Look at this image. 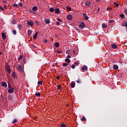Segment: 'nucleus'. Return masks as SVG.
<instances>
[{
    "label": "nucleus",
    "instance_id": "obj_1",
    "mask_svg": "<svg viewBox=\"0 0 127 127\" xmlns=\"http://www.w3.org/2000/svg\"><path fill=\"white\" fill-rule=\"evenodd\" d=\"M16 68L19 72H22L23 71V67L21 66V64H18L16 65Z\"/></svg>",
    "mask_w": 127,
    "mask_h": 127
},
{
    "label": "nucleus",
    "instance_id": "obj_2",
    "mask_svg": "<svg viewBox=\"0 0 127 127\" xmlns=\"http://www.w3.org/2000/svg\"><path fill=\"white\" fill-rule=\"evenodd\" d=\"M86 25H85V23L84 22H81L79 25H78V27L80 29H83V28H85V27Z\"/></svg>",
    "mask_w": 127,
    "mask_h": 127
},
{
    "label": "nucleus",
    "instance_id": "obj_3",
    "mask_svg": "<svg viewBox=\"0 0 127 127\" xmlns=\"http://www.w3.org/2000/svg\"><path fill=\"white\" fill-rule=\"evenodd\" d=\"M28 24L29 25H30V26H33L34 24V23L33 22V21L31 20H28L27 21Z\"/></svg>",
    "mask_w": 127,
    "mask_h": 127
},
{
    "label": "nucleus",
    "instance_id": "obj_4",
    "mask_svg": "<svg viewBox=\"0 0 127 127\" xmlns=\"http://www.w3.org/2000/svg\"><path fill=\"white\" fill-rule=\"evenodd\" d=\"M14 92V88L10 87L8 90V92L10 93V94H11Z\"/></svg>",
    "mask_w": 127,
    "mask_h": 127
},
{
    "label": "nucleus",
    "instance_id": "obj_5",
    "mask_svg": "<svg viewBox=\"0 0 127 127\" xmlns=\"http://www.w3.org/2000/svg\"><path fill=\"white\" fill-rule=\"evenodd\" d=\"M67 20H72L73 19V16L71 14H68L66 16Z\"/></svg>",
    "mask_w": 127,
    "mask_h": 127
},
{
    "label": "nucleus",
    "instance_id": "obj_6",
    "mask_svg": "<svg viewBox=\"0 0 127 127\" xmlns=\"http://www.w3.org/2000/svg\"><path fill=\"white\" fill-rule=\"evenodd\" d=\"M1 86L4 88H6L7 87V84H6V82H1Z\"/></svg>",
    "mask_w": 127,
    "mask_h": 127
},
{
    "label": "nucleus",
    "instance_id": "obj_7",
    "mask_svg": "<svg viewBox=\"0 0 127 127\" xmlns=\"http://www.w3.org/2000/svg\"><path fill=\"white\" fill-rule=\"evenodd\" d=\"M85 5L86 6H90V5H91V2L89 1H86L85 2Z\"/></svg>",
    "mask_w": 127,
    "mask_h": 127
},
{
    "label": "nucleus",
    "instance_id": "obj_8",
    "mask_svg": "<svg viewBox=\"0 0 127 127\" xmlns=\"http://www.w3.org/2000/svg\"><path fill=\"white\" fill-rule=\"evenodd\" d=\"M6 69L7 72H8V73H10V67H9V66L7 65L6 66Z\"/></svg>",
    "mask_w": 127,
    "mask_h": 127
},
{
    "label": "nucleus",
    "instance_id": "obj_9",
    "mask_svg": "<svg viewBox=\"0 0 127 127\" xmlns=\"http://www.w3.org/2000/svg\"><path fill=\"white\" fill-rule=\"evenodd\" d=\"M111 47L112 48H113V49H117V48H118V45H116L115 44H112Z\"/></svg>",
    "mask_w": 127,
    "mask_h": 127
},
{
    "label": "nucleus",
    "instance_id": "obj_10",
    "mask_svg": "<svg viewBox=\"0 0 127 127\" xmlns=\"http://www.w3.org/2000/svg\"><path fill=\"white\" fill-rule=\"evenodd\" d=\"M121 25H122V26H125V27H127V21H125V22H123L121 24Z\"/></svg>",
    "mask_w": 127,
    "mask_h": 127
},
{
    "label": "nucleus",
    "instance_id": "obj_11",
    "mask_svg": "<svg viewBox=\"0 0 127 127\" xmlns=\"http://www.w3.org/2000/svg\"><path fill=\"white\" fill-rule=\"evenodd\" d=\"M44 21L47 24H49V23H50V20H49V19H45Z\"/></svg>",
    "mask_w": 127,
    "mask_h": 127
},
{
    "label": "nucleus",
    "instance_id": "obj_12",
    "mask_svg": "<svg viewBox=\"0 0 127 127\" xmlns=\"http://www.w3.org/2000/svg\"><path fill=\"white\" fill-rule=\"evenodd\" d=\"M2 39L3 40H5L6 38V35H5V34L3 33H2Z\"/></svg>",
    "mask_w": 127,
    "mask_h": 127
},
{
    "label": "nucleus",
    "instance_id": "obj_13",
    "mask_svg": "<svg viewBox=\"0 0 127 127\" xmlns=\"http://www.w3.org/2000/svg\"><path fill=\"white\" fill-rule=\"evenodd\" d=\"M55 12L57 14H59V13H60V9L59 8H57L55 10Z\"/></svg>",
    "mask_w": 127,
    "mask_h": 127
},
{
    "label": "nucleus",
    "instance_id": "obj_14",
    "mask_svg": "<svg viewBox=\"0 0 127 127\" xmlns=\"http://www.w3.org/2000/svg\"><path fill=\"white\" fill-rule=\"evenodd\" d=\"M12 76L13 77L14 79H16V78H17V77L16 76V73H15V72H12Z\"/></svg>",
    "mask_w": 127,
    "mask_h": 127
},
{
    "label": "nucleus",
    "instance_id": "obj_15",
    "mask_svg": "<svg viewBox=\"0 0 127 127\" xmlns=\"http://www.w3.org/2000/svg\"><path fill=\"white\" fill-rule=\"evenodd\" d=\"M87 69H88V67H87V66H83L81 68V70H82V71H86Z\"/></svg>",
    "mask_w": 127,
    "mask_h": 127
},
{
    "label": "nucleus",
    "instance_id": "obj_16",
    "mask_svg": "<svg viewBox=\"0 0 127 127\" xmlns=\"http://www.w3.org/2000/svg\"><path fill=\"white\" fill-rule=\"evenodd\" d=\"M102 26L103 28H107V27H108V25H107V24H106V23H103L102 24Z\"/></svg>",
    "mask_w": 127,
    "mask_h": 127
},
{
    "label": "nucleus",
    "instance_id": "obj_17",
    "mask_svg": "<svg viewBox=\"0 0 127 127\" xmlns=\"http://www.w3.org/2000/svg\"><path fill=\"white\" fill-rule=\"evenodd\" d=\"M37 35H38V32L36 33L33 36V38L35 40L37 39Z\"/></svg>",
    "mask_w": 127,
    "mask_h": 127
},
{
    "label": "nucleus",
    "instance_id": "obj_18",
    "mask_svg": "<svg viewBox=\"0 0 127 127\" xmlns=\"http://www.w3.org/2000/svg\"><path fill=\"white\" fill-rule=\"evenodd\" d=\"M113 68L115 69V70H118V69H119V66H118L117 64H114L113 65Z\"/></svg>",
    "mask_w": 127,
    "mask_h": 127
},
{
    "label": "nucleus",
    "instance_id": "obj_19",
    "mask_svg": "<svg viewBox=\"0 0 127 127\" xmlns=\"http://www.w3.org/2000/svg\"><path fill=\"white\" fill-rule=\"evenodd\" d=\"M37 9H38V8L36 6H35L32 8V10H33L34 11H36Z\"/></svg>",
    "mask_w": 127,
    "mask_h": 127
},
{
    "label": "nucleus",
    "instance_id": "obj_20",
    "mask_svg": "<svg viewBox=\"0 0 127 127\" xmlns=\"http://www.w3.org/2000/svg\"><path fill=\"white\" fill-rule=\"evenodd\" d=\"M55 47H57V48H58L60 46V44L58 42H56L55 44Z\"/></svg>",
    "mask_w": 127,
    "mask_h": 127
},
{
    "label": "nucleus",
    "instance_id": "obj_21",
    "mask_svg": "<svg viewBox=\"0 0 127 127\" xmlns=\"http://www.w3.org/2000/svg\"><path fill=\"white\" fill-rule=\"evenodd\" d=\"M32 33V31H31V30H28V36H30V35H31Z\"/></svg>",
    "mask_w": 127,
    "mask_h": 127
},
{
    "label": "nucleus",
    "instance_id": "obj_22",
    "mask_svg": "<svg viewBox=\"0 0 127 127\" xmlns=\"http://www.w3.org/2000/svg\"><path fill=\"white\" fill-rule=\"evenodd\" d=\"M70 86L71 88H74L75 87V83L74 82H71L70 84Z\"/></svg>",
    "mask_w": 127,
    "mask_h": 127
},
{
    "label": "nucleus",
    "instance_id": "obj_23",
    "mask_svg": "<svg viewBox=\"0 0 127 127\" xmlns=\"http://www.w3.org/2000/svg\"><path fill=\"white\" fill-rule=\"evenodd\" d=\"M65 62H67V63H70V62H71V61H70V59H65Z\"/></svg>",
    "mask_w": 127,
    "mask_h": 127
},
{
    "label": "nucleus",
    "instance_id": "obj_24",
    "mask_svg": "<svg viewBox=\"0 0 127 127\" xmlns=\"http://www.w3.org/2000/svg\"><path fill=\"white\" fill-rule=\"evenodd\" d=\"M18 28L19 29V30H20L21 29V25L19 24L17 26Z\"/></svg>",
    "mask_w": 127,
    "mask_h": 127
},
{
    "label": "nucleus",
    "instance_id": "obj_25",
    "mask_svg": "<svg viewBox=\"0 0 127 127\" xmlns=\"http://www.w3.org/2000/svg\"><path fill=\"white\" fill-rule=\"evenodd\" d=\"M12 6H13L14 7H18V5H17V4L16 3H14L12 5Z\"/></svg>",
    "mask_w": 127,
    "mask_h": 127
},
{
    "label": "nucleus",
    "instance_id": "obj_26",
    "mask_svg": "<svg viewBox=\"0 0 127 127\" xmlns=\"http://www.w3.org/2000/svg\"><path fill=\"white\" fill-rule=\"evenodd\" d=\"M50 11L51 12H54V9H53V8L51 7L49 9Z\"/></svg>",
    "mask_w": 127,
    "mask_h": 127
},
{
    "label": "nucleus",
    "instance_id": "obj_27",
    "mask_svg": "<svg viewBox=\"0 0 127 127\" xmlns=\"http://www.w3.org/2000/svg\"><path fill=\"white\" fill-rule=\"evenodd\" d=\"M35 23L37 25H40V23L39 22H38V21H35Z\"/></svg>",
    "mask_w": 127,
    "mask_h": 127
},
{
    "label": "nucleus",
    "instance_id": "obj_28",
    "mask_svg": "<svg viewBox=\"0 0 127 127\" xmlns=\"http://www.w3.org/2000/svg\"><path fill=\"white\" fill-rule=\"evenodd\" d=\"M25 63H26L25 60H24V59L22 60V64H23V65H24V64H25Z\"/></svg>",
    "mask_w": 127,
    "mask_h": 127
},
{
    "label": "nucleus",
    "instance_id": "obj_29",
    "mask_svg": "<svg viewBox=\"0 0 127 127\" xmlns=\"http://www.w3.org/2000/svg\"><path fill=\"white\" fill-rule=\"evenodd\" d=\"M81 121H83V122H86V118L84 117V116H83L82 119H81Z\"/></svg>",
    "mask_w": 127,
    "mask_h": 127
},
{
    "label": "nucleus",
    "instance_id": "obj_30",
    "mask_svg": "<svg viewBox=\"0 0 127 127\" xmlns=\"http://www.w3.org/2000/svg\"><path fill=\"white\" fill-rule=\"evenodd\" d=\"M58 87V90H61V89H62V87H61V85H59L57 86Z\"/></svg>",
    "mask_w": 127,
    "mask_h": 127
},
{
    "label": "nucleus",
    "instance_id": "obj_31",
    "mask_svg": "<svg viewBox=\"0 0 127 127\" xmlns=\"http://www.w3.org/2000/svg\"><path fill=\"white\" fill-rule=\"evenodd\" d=\"M66 53H67V54H70V53H71V50H68L66 51Z\"/></svg>",
    "mask_w": 127,
    "mask_h": 127
},
{
    "label": "nucleus",
    "instance_id": "obj_32",
    "mask_svg": "<svg viewBox=\"0 0 127 127\" xmlns=\"http://www.w3.org/2000/svg\"><path fill=\"white\" fill-rule=\"evenodd\" d=\"M15 123H17V120L16 119H14L13 122H12V124H15Z\"/></svg>",
    "mask_w": 127,
    "mask_h": 127
},
{
    "label": "nucleus",
    "instance_id": "obj_33",
    "mask_svg": "<svg viewBox=\"0 0 127 127\" xmlns=\"http://www.w3.org/2000/svg\"><path fill=\"white\" fill-rule=\"evenodd\" d=\"M115 20H110L109 21V23H113V22H114Z\"/></svg>",
    "mask_w": 127,
    "mask_h": 127
},
{
    "label": "nucleus",
    "instance_id": "obj_34",
    "mask_svg": "<svg viewBox=\"0 0 127 127\" xmlns=\"http://www.w3.org/2000/svg\"><path fill=\"white\" fill-rule=\"evenodd\" d=\"M68 64H66V63H64L63 64V66H64V67L66 66H68Z\"/></svg>",
    "mask_w": 127,
    "mask_h": 127
},
{
    "label": "nucleus",
    "instance_id": "obj_35",
    "mask_svg": "<svg viewBox=\"0 0 127 127\" xmlns=\"http://www.w3.org/2000/svg\"><path fill=\"white\" fill-rule=\"evenodd\" d=\"M66 8H67V9H68V10H69V11H71V7H70L69 6H67L66 7Z\"/></svg>",
    "mask_w": 127,
    "mask_h": 127
},
{
    "label": "nucleus",
    "instance_id": "obj_36",
    "mask_svg": "<svg viewBox=\"0 0 127 127\" xmlns=\"http://www.w3.org/2000/svg\"><path fill=\"white\" fill-rule=\"evenodd\" d=\"M120 17H121V18H125V14H122L120 15Z\"/></svg>",
    "mask_w": 127,
    "mask_h": 127
},
{
    "label": "nucleus",
    "instance_id": "obj_37",
    "mask_svg": "<svg viewBox=\"0 0 127 127\" xmlns=\"http://www.w3.org/2000/svg\"><path fill=\"white\" fill-rule=\"evenodd\" d=\"M66 127V125H65L64 124H61L60 127Z\"/></svg>",
    "mask_w": 127,
    "mask_h": 127
},
{
    "label": "nucleus",
    "instance_id": "obj_38",
    "mask_svg": "<svg viewBox=\"0 0 127 127\" xmlns=\"http://www.w3.org/2000/svg\"><path fill=\"white\" fill-rule=\"evenodd\" d=\"M114 5L118 7L119 6V3H117L116 2H114Z\"/></svg>",
    "mask_w": 127,
    "mask_h": 127
},
{
    "label": "nucleus",
    "instance_id": "obj_39",
    "mask_svg": "<svg viewBox=\"0 0 127 127\" xmlns=\"http://www.w3.org/2000/svg\"><path fill=\"white\" fill-rule=\"evenodd\" d=\"M84 19L85 20H88V19H89V17H88V16H85Z\"/></svg>",
    "mask_w": 127,
    "mask_h": 127
},
{
    "label": "nucleus",
    "instance_id": "obj_40",
    "mask_svg": "<svg viewBox=\"0 0 127 127\" xmlns=\"http://www.w3.org/2000/svg\"><path fill=\"white\" fill-rule=\"evenodd\" d=\"M75 67H76V66H75L74 64H72V65H71V68H72V69H75Z\"/></svg>",
    "mask_w": 127,
    "mask_h": 127
},
{
    "label": "nucleus",
    "instance_id": "obj_41",
    "mask_svg": "<svg viewBox=\"0 0 127 127\" xmlns=\"http://www.w3.org/2000/svg\"><path fill=\"white\" fill-rule=\"evenodd\" d=\"M36 96H38V97L41 96V94L40 93H36Z\"/></svg>",
    "mask_w": 127,
    "mask_h": 127
},
{
    "label": "nucleus",
    "instance_id": "obj_42",
    "mask_svg": "<svg viewBox=\"0 0 127 127\" xmlns=\"http://www.w3.org/2000/svg\"><path fill=\"white\" fill-rule=\"evenodd\" d=\"M3 7H4V8H5V9H7V5L4 4V5H3Z\"/></svg>",
    "mask_w": 127,
    "mask_h": 127
},
{
    "label": "nucleus",
    "instance_id": "obj_43",
    "mask_svg": "<svg viewBox=\"0 0 127 127\" xmlns=\"http://www.w3.org/2000/svg\"><path fill=\"white\" fill-rule=\"evenodd\" d=\"M38 85H42V81L38 82Z\"/></svg>",
    "mask_w": 127,
    "mask_h": 127
},
{
    "label": "nucleus",
    "instance_id": "obj_44",
    "mask_svg": "<svg viewBox=\"0 0 127 127\" xmlns=\"http://www.w3.org/2000/svg\"><path fill=\"white\" fill-rule=\"evenodd\" d=\"M57 53H58V54H61V53H62V51H57Z\"/></svg>",
    "mask_w": 127,
    "mask_h": 127
},
{
    "label": "nucleus",
    "instance_id": "obj_45",
    "mask_svg": "<svg viewBox=\"0 0 127 127\" xmlns=\"http://www.w3.org/2000/svg\"><path fill=\"white\" fill-rule=\"evenodd\" d=\"M76 82H77V83H81V80H80L79 79H77V80L76 81Z\"/></svg>",
    "mask_w": 127,
    "mask_h": 127
},
{
    "label": "nucleus",
    "instance_id": "obj_46",
    "mask_svg": "<svg viewBox=\"0 0 127 127\" xmlns=\"http://www.w3.org/2000/svg\"><path fill=\"white\" fill-rule=\"evenodd\" d=\"M22 57H23V56L22 55H21L20 56V57L19 58V60H21V59H22Z\"/></svg>",
    "mask_w": 127,
    "mask_h": 127
},
{
    "label": "nucleus",
    "instance_id": "obj_47",
    "mask_svg": "<svg viewBox=\"0 0 127 127\" xmlns=\"http://www.w3.org/2000/svg\"><path fill=\"white\" fill-rule=\"evenodd\" d=\"M83 16H84V17H86V16H87V14H86L85 13L83 14Z\"/></svg>",
    "mask_w": 127,
    "mask_h": 127
},
{
    "label": "nucleus",
    "instance_id": "obj_48",
    "mask_svg": "<svg viewBox=\"0 0 127 127\" xmlns=\"http://www.w3.org/2000/svg\"><path fill=\"white\" fill-rule=\"evenodd\" d=\"M12 33H13L14 34H16V31H15V30H13Z\"/></svg>",
    "mask_w": 127,
    "mask_h": 127
},
{
    "label": "nucleus",
    "instance_id": "obj_49",
    "mask_svg": "<svg viewBox=\"0 0 127 127\" xmlns=\"http://www.w3.org/2000/svg\"><path fill=\"white\" fill-rule=\"evenodd\" d=\"M56 25H60V22H59L58 21L56 22Z\"/></svg>",
    "mask_w": 127,
    "mask_h": 127
},
{
    "label": "nucleus",
    "instance_id": "obj_50",
    "mask_svg": "<svg viewBox=\"0 0 127 127\" xmlns=\"http://www.w3.org/2000/svg\"><path fill=\"white\" fill-rule=\"evenodd\" d=\"M57 20H58V21H60V22H62V20H61V19L58 18Z\"/></svg>",
    "mask_w": 127,
    "mask_h": 127
},
{
    "label": "nucleus",
    "instance_id": "obj_51",
    "mask_svg": "<svg viewBox=\"0 0 127 127\" xmlns=\"http://www.w3.org/2000/svg\"><path fill=\"white\" fill-rule=\"evenodd\" d=\"M18 5H19V6H22V3L21 2L19 3Z\"/></svg>",
    "mask_w": 127,
    "mask_h": 127
},
{
    "label": "nucleus",
    "instance_id": "obj_52",
    "mask_svg": "<svg viewBox=\"0 0 127 127\" xmlns=\"http://www.w3.org/2000/svg\"><path fill=\"white\" fill-rule=\"evenodd\" d=\"M0 9H1V10H4V9H3V8H2V7H1V6H0Z\"/></svg>",
    "mask_w": 127,
    "mask_h": 127
},
{
    "label": "nucleus",
    "instance_id": "obj_53",
    "mask_svg": "<svg viewBox=\"0 0 127 127\" xmlns=\"http://www.w3.org/2000/svg\"><path fill=\"white\" fill-rule=\"evenodd\" d=\"M125 13L127 14V8L125 9Z\"/></svg>",
    "mask_w": 127,
    "mask_h": 127
},
{
    "label": "nucleus",
    "instance_id": "obj_54",
    "mask_svg": "<svg viewBox=\"0 0 127 127\" xmlns=\"http://www.w3.org/2000/svg\"><path fill=\"white\" fill-rule=\"evenodd\" d=\"M72 52H73V54H75V55H76V53H75L76 51H75V50H73L72 51Z\"/></svg>",
    "mask_w": 127,
    "mask_h": 127
},
{
    "label": "nucleus",
    "instance_id": "obj_55",
    "mask_svg": "<svg viewBox=\"0 0 127 127\" xmlns=\"http://www.w3.org/2000/svg\"><path fill=\"white\" fill-rule=\"evenodd\" d=\"M44 42L45 43H47V42H48V41H47V40H44Z\"/></svg>",
    "mask_w": 127,
    "mask_h": 127
},
{
    "label": "nucleus",
    "instance_id": "obj_56",
    "mask_svg": "<svg viewBox=\"0 0 127 127\" xmlns=\"http://www.w3.org/2000/svg\"><path fill=\"white\" fill-rule=\"evenodd\" d=\"M15 22H16L15 20H13V21L12 22V23L13 24H15Z\"/></svg>",
    "mask_w": 127,
    "mask_h": 127
},
{
    "label": "nucleus",
    "instance_id": "obj_57",
    "mask_svg": "<svg viewBox=\"0 0 127 127\" xmlns=\"http://www.w3.org/2000/svg\"><path fill=\"white\" fill-rule=\"evenodd\" d=\"M66 57H67V58H71V56L69 55H67Z\"/></svg>",
    "mask_w": 127,
    "mask_h": 127
},
{
    "label": "nucleus",
    "instance_id": "obj_58",
    "mask_svg": "<svg viewBox=\"0 0 127 127\" xmlns=\"http://www.w3.org/2000/svg\"><path fill=\"white\" fill-rule=\"evenodd\" d=\"M57 79L58 80H59V79H60V76H57Z\"/></svg>",
    "mask_w": 127,
    "mask_h": 127
},
{
    "label": "nucleus",
    "instance_id": "obj_59",
    "mask_svg": "<svg viewBox=\"0 0 127 127\" xmlns=\"http://www.w3.org/2000/svg\"><path fill=\"white\" fill-rule=\"evenodd\" d=\"M97 2H99V1H101V0H96Z\"/></svg>",
    "mask_w": 127,
    "mask_h": 127
},
{
    "label": "nucleus",
    "instance_id": "obj_60",
    "mask_svg": "<svg viewBox=\"0 0 127 127\" xmlns=\"http://www.w3.org/2000/svg\"><path fill=\"white\" fill-rule=\"evenodd\" d=\"M106 9H107V10H108V11H109V10H110V8L107 7Z\"/></svg>",
    "mask_w": 127,
    "mask_h": 127
},
{
    "label": "nucleus",
    "instance_id": "obj_61",
    "mask_svg": "<svg viewBox=\"0 0 127 127\" xmlns=\"http://www.w3.org/2000/svg\"><path fill=\"white\" fill-rule=\"evenodd\" d=\"M98 11H100V7L98 8Z\"/></svg>",
    "mask_w": 127,
    "mask_h": 127
},
{
    "label": "nucleus",
    "instance_id": "obj_62",
    "mask_svg": "<svg viewBox=\"0 0 127 127\" xmlns=\"http://www.w3.org/2000/svg\"><path fill=\"white\" fill-rule=\"evenodd\" d=\"M0 55H1V53L0 52Z\"/></svg>",
    "mask_w": 127,
    "mask_h": 127
}]
</instances>
